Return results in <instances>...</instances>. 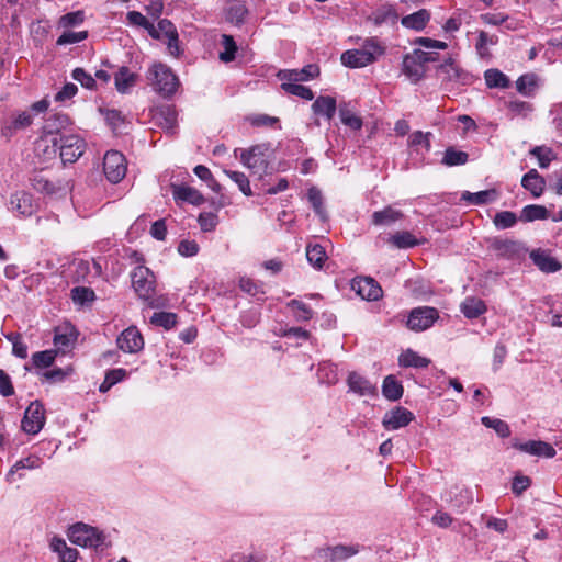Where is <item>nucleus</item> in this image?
Segmentation results:
<instances>
[{"label":"nucleus","mask_w":562,"mask_h":562,"mask_svg":"<svg viewBox=\"0 0 562 562\" xmlns=\"http://www.w3.org/2000/svg\"><path fill=\"white\" fill-rule=\"evenodd\" d=\"M436 77L445 86H468L472 83L473 76L464 70L451 56L437 66Z\"/></svg>","instance_id":"39448f33"},{"label":"nucleus","mask_w":562,"mask_h":562,"mask_svg":"<svg viewBox=\"0 0 562 562\" xmlns=\"http://www.w3.org/2000/svg\"><path fill=\"white\" fill-rule=\"evenodd\" d=\"M85 20L83 11H75L60 16L58 25L64 29L80 25Z\"/></svg>","instance_id":"680f3d73"},{"label":"nucleus","mask_w":562,"mask_h":562,"mask_svg":"<svg viewBox=\"0 0 562 562\" xmlns=\"http://www.w3.org/2000/svg\"><path fill=\"white\" fill-rule=\"evenodd\" d=\"M348 385L350 391L360 396H373L376 394L375 385L356 372L349 374Z\"/></svg>","instance_id":"5701e85b"},{"label":"nucleus","mask_w":562,"mask_h":562,"mask_svg":"<svg viewBox=\"0 0 562 562\" xmlns=\"http://www.w3.org/2000/svg\"><path fill=\"white\" fill-rule=\"evenodd\" d=\"M32 186L36 191L53 193L55 191V186L48 179H46L43 175L36 173L31 179Z\"/></svg>","instance_id":"338daca9"},{"label":"nucleus","mask_w":562,"mask_h":562,"mask_svg":"<svg viewBox=\"0 0 562 562\" xmlns=\"http://www.w3.org/2000/svg\"><path fill=\"white\" fill-rule=\"evenodd\" d=\"M530 155L538 159L540 168H547L554 158L553 150L547 146H536L530 150Z\"/></svg>","instance_id":"4d7b16f0"},{"label":"nucleus","mask_w":562,"mask_h":562,"mask_svg":"<svg viewBox=\"0 0 562 562\" xmlns=\"http://www.w3.org/2000/svg\"><path fill=\"white\" fill-rule=\"evenodd\" d=\"M337 109L336 100L329 95L318 97L312 104V110L317 115H323L327 120H331Z\"/></svg>","instance_id":"a878e982"},{"label":"nucleus","mask_w":562,"mask_h":562,"mask_svg":"<svg viewBox=\"0 0 562 562\" xmlns=\"http://www.w3.org/2000/svg\"><path fill=\"white\" fill-rule=\"evenodd\" d=\"M398 364L403 368H427L430 364V359L407 349L400 355Z\"/></svg>","instance_id":"c85d7f7f"},{"label":"nucleus","mask_w":562,"mask_h":562,"mask_svg":"<svg viewBox=\"0 0 562 562\" xmlns=\"http://www.w3.org/2000/svg\"><path fill=\"white\" fill-rule=\"evenodd\" d=\"M87 37H88V32L87 31H80V32L65 31L57 38L56 44L59 45V46L68 45V44H76V43L82 42Z\"/></svg>","instance_id":"052dcab7"},{"label":"nucleus","mask_w":562,"mask_h":562,"mask_svg":"<svg viewBox=\"0 0 562 562\" xmlns=\"http://www.w3.org/2000/svg\"><path fill=\"white\" fill-rule=\"evenodd\" d=\"M72 78L87 89H93L95 86V79L82 68L74 69Z\"/></svg>","instance_id":"774afa93"},{"label":"nucleus","mask_w":562,"mask_h":562,"mask_svg":"<svg viewBox=\"0 0 562 562\" xmlns=\"http://www.w3.org/2000/svg\"><path fill=\"white\" fill-rule=\"evenodd\" d=\"M415 44L423 46L427 49H422L425 66L428 63L438 61L439 55L437 52H435L436 49L445 50L448 47V44L446 42L432 40L429 37H418L416 38Z\"/></svg>","instance_id":"412c9836"},{"label":"nucleus","mask_w":562,"mask_h":562,"mask_svg":"<svg viewBox=\"0 0 562 562\" xmlns=\"http://www.w3.org/2000/svg\"><path fill=\"white\" fill-rule=\"evenodd\" d=\"M432 134L430 132H422L416 131L412 133L408 137V146L417 149L418 147H423L426 151L430 150L431 144L430 138Z\"/></svg>","instance_id":"8fccbe9b"},{"label":"nucleus","mask_w":562,"mask_h":562,"mask_svg":"<svg viewBox=\"0 0 562 562\" xmlns=\"http://www.w3.org/2000/svg\"><path fill=\"white\" fill-rule=\"evenodd\" d=\"M86 149V142L78 135H60L52 139V146L46 145L44 153L55 156L59 150L64 164H72L82 156Z\"/></svg>","instance_id":"f03ea898"},{"label":"nucleus","mask_w":562,"mask_h":562,"mask_svg":"<svg viewBox=\"0 0 562 562\" xmlns=\"http://www.w3.org/2000/svg\"><path fill=\"white\" fill-rule=\"evenodd\" d=\"M513 447L521 452L537 457L553 458L557 453L550 443L542 440H529L526 442L515 440L513 441Z\"/></svg>","instance_id":"f3484780"},{"label":"nucleus","mask_w":562,"mask_h":562,"mask_svg":"<svg viewBox=\"0 0 562 562\" xmlns=\"http://www.w3.org/2000/svg\"><path fill=\"white\" fill-rule=\"evenodd\" d=\"M221 44L224 50L220 53V59L224 63H229L235 59L237 45L232 35L223 34Z\"/></svg>","instance_id":"de8ad7c7"},{"label":"nucleus","mask_w":562,"mask_h":562,"mask_svg":"<svg viewBox=\"0 0 562 562\" xmlns=\"http://www.w3.org/2000/svg\"><path fill=\"white\" fill-rule=\"evenodd\" d=\"M70 124V117L64 113H56L50 115L45 123L44 128L47 133H58L60 130L67 127Z\"/></svg>","instance_id":"a19ab883"},{"label":"nucleus","mask_w":562,"mask_h":562,"mask_svg":"<svg viewBox=\"0 0 562 562\" xmlns=\"http://www.w3.org/2000/svg\"><path fill=\"white\" fill-rule=\"evenodd\" d=\"M548 210L542 205L530 204L522 209L520 220L524 222H533L548 218Z\"/></svg>","instance_id":"79ce46f5"},{"label":"nucleus","mask_w":562,"mask_h":562,"mask_svg":"<svg viewBox=\"0 0 562 562\" xmlns=\"http://www.w3.org/2000/svg\"><path fill=\"white\" fill-rule=\"evenodd\" d=\"M76 340V335L72 328H57L54 336V345L58 350L65 351L70 348Z\"/></svg>","instance_id":"e433bc0d"},{"label":"nucleus","mask_w":562,"mask_h":562,"mask_svg":"<svg viewBox=\"0 0 562 562\" xmlns=\"http://www.w3.org/2000/svg\"><path fill=\"white\" fill-rule=\"evenodd\" d=\"M237 151L238 149H235V155H237ZM239 151L240 162L250 169L254 175L262 178L271 172L272 149L269 144H258L248 149H239Z\"/></svg>","instance_id":"7ed1b4c3"},{"label":"nucleus","mask_w":562,"mask_h":562,"mask_svg":"<svg viewBox=\"0 0 562 562\" xmlns=\"http://www.w3.org/2000/svg\"><path fill=\"white\" fill-rule=\"evenodd\" d=\"M498 257L518 259L525 256L526 249L520 241L513 239L494 238L490 245Z\"/></svg>","instance_id":"f8f14e48"},{"label":"nucleus","mask_w":562,"mask_h":562,"mask_svg":"<svg viewBox=\"0 0 562 562\" xmlns=\"http://www.w3.org/2000/svg\"><path fill=\"white\" fill-rule=\"evenodd\" d=\"M173 199L177 203L187 202L199 206L205 202L204 196L196 189L184 184H171Z\"/></svg>","instance_id":"aec40b11"},{"label":"nucleus","mask_w":562,"mask_h":562,"mask_svg":"<svg viewBox=\"0 0 562 562\" xmlns=\"http://www.w3.org/2000/svg\"><path fill=\"white\" fill-rule=\"evenodd\" d=\"M67 536L74 544L83 548L98 549L103 546L105 540L103 532L83 522L70 526Z\"/></svg>","instance_id":"0eeeda50"},{"label":"nucleus","mask_w":562,"mask_h":562,"mask_svg":"<svg viewBox=\"0 0 562 562\" xmlns=\"http://www.w3.org/2000/svg\"><path fill=\"white\" fill-rule=\"evenodd\" d=\"M530 257L535 265L543 272H557L562 268V265L555 258L544 252L532 251Z\"/></svg>","instance_id":"c756f323"},{"label":"nucleus","mask_w":562,"mask_h":562,"mask_svg":"<svg viewBox=\"0 0 562 562\" xmlns=\"http://www.w3.org/2000/svg\"><path fill=\"white\" fill-rule=\"evenodd\" d=\"M390 243L401 249L412 248L419 244L415 236L407 231L396 232L393 234L390 237Z\"/></svg>","instance_id":"37998d69"},{"label":"nucleus","mask_w":562,"mask_h":562,"mask_svg":"<svg viewBox=\"0 0 562 562\" xmlns=\"http://www.w3.org/2000/svg\"><path fill=\"white\" fill-rule=\"evenodd\" d=\"M126 19L131 24L146 29L148 33L155 32V25L138 11L127 12Z\"/></svg>","instance_id":"e2e57ef3"},{"label":"nucleus","mask_w":562,"mask_h":562,"mask_svg":"<svg viewBox=\"0 0 562 562\" xmlns=\"http://www.w3.org/2000/svg\"><path fill=\"white\" fill-rule=\"evenodd\" d=\"M496 199L495 190H483L475 193L464 191L461 195V201L473 205H482L492 202Z\"/></svg>","instance_id":"f704fd0d"},{"label":"nucleus","mask_w":562,"mask_h":562,"mask_svg":"<svg viewBox=\"0 0 562 562\" xmlns=\"http://www.w3.org/2000/svg\"><path fill=\"white\" fill-rule=\"evenodd\" d=\"M57 356V350L49 349L33 353L32 363L35 368L45 369L50 367Z\"/></svg>","instance_id":"49530a36"},{"label":"nucleus","mask_w":562,"mask_h":562,"mask_svg":"<svg viewBox=\"0 0 562 562\" xmlns=\"http://www.w3.org/2000/svg\"><path fill=\"white\" fill-rule=\"evenodd\" d=\"M71 299L75 304L85 305L95 300L94 291L86 286H75L71 290Z\"/></svg>","instance_id":"603ef678"},{"label":"nucleus","mask_w":562,"mask_h":562,"mask_svg":"<svg viewBox=\"0 0 562 562\" xmlns=\"http://www.w3.org/2000/svg\"><path fill=\"white\" fill-rule=\"evenodd\" d=\"M484 78L488 88H507L509 86V79L498 69H487Z\"/></svg>","instance_id":"a18cd8bd"},{"label":"nucleus","mask_w":562,"mask_h":562,"mask_svg":"<svg viewBox=\"0 0 562 562\" xmlns=\"http://www.w3.org/2000/svg\"><path fill=\"white\" fill-rule=\"evenodd\" d=\"M135 74L131 72L127 67H121L114 77L116 90L121 93H126L135 85Z\"/></svg>","instance_id":"72a5a7b5"},{"label":"nucleus","mask_w":562,"mask_h":562,"mask_svg":"<svg viewBox=\"0 0 562 562\" xmlns=\"http://www.w3.org/2000/svg\"><path fill=\"white\" fill-rule=\"evenodd\" d=\"M306 258L307 261L316 268H322L323 263L326 259V252L323 248V246L315 244V245H308L306 247Z\"/></svg>","instance_id":"09e8293b"},{"label":"nucleus","mask_w":562,"mask_h":562,"mask_svg":"<svg viewBox=\"0 0 562 562\" xmlns=\"http://www.w3.org/2000/svg\"><path fill=\"white\" fill-rule=\"evenodd\" d=\"M247 13L248 10L241 1H232L228 3L226 9L227 20L234 24L244 23Z\"/></svg>","instance_id":"58836bf2"},{"label":"nucleus","mask_w":562,"mask_h":562,"mask_svg":"<svg viewBox=\"0 0 562 562\" xmlns=\"http://www.w3.org/2000/svg\"><path fill=\"white\" fill-rule=\"evenodd\" d=\"M9 210L15 212L18 215L27 217L35 213L36 206L30 193L19 191L10 196Z\"/></svg>","instance_id":"a211bd4d"},{"label":"nucleus","mask_w":562,"mask_h":562,"mask_svg":"<svg viewBox=\"0 0 562 562\" xmlns=\"http://www.w3.org/2000/svg\"><path fill=\"white\" fill-rule=\"evenodd\" d=\"M468 153L451 146L445 150L441 164L447 167L462 166L468 162Z\"/></svg>","instance_id":"c9c22d12"},{"label":"nucleus","mask_w":562,"mask_h":562,"mask_svg":"<svg viewBox=\"0 0 562 562\" xmlns=\"http://www.w3.org/2000/svg\"><path fill=\"white\" fill-rule=\"evenodd\" d=\"M45 425V409L38 401L32 402L24 412L22 429L31 435L38 434Z\"/></svg>","instance_id":"9d476101"},{"label":"nucleus","mask_w":562,"mask_h":562,"mask_svg":"<svg viewBox=\"0 0 562 562\" xmlns=\"http://www.w3.org/2000/svg\"><path fill=\"white\" fill-rule=\"evenodd\" d=\"M382 394L390 401H397L403 395V385L394 375H387L382 384Z\"/></svg>","instance_id":"473e14b6"},{"label":"nucleus","mask_w":562,"mask_h":562,"mask_svg":"<svg viewBox=\"0 0 562 562\" xmlns=\"http://www.w3.org/2000/svg\"><path fill=\"white\" fill-rule=\"evenodd\" d=\"M481 422L485 427L494 429L502 438H506L510 435L508 424L502 419L484 416Z\"/></svg>","instance_id":"6e6d98bb"},{"label":"nucleus","mask_w":562,"mask_h":562,"mask_svg":"<svg viewBox=\"0 0 562 562\" xmlns=\"http://www.w3.org/2000/svg\"><path fill=\"white\" fill-rule=\"evenodd\" d=\"M352 289L358 295L368 301H376L382 296L381 286L369 277L353 279Z\"/></svg>","instance_id":"6ab92c4d"},{"label":"nucleus","mask_w":562,"mask_h":562,"mask_svg":"<svg viewBox=\"0 0 562 562\" xmlns=\"http://www.w3.org/2000/svg\"><path fill=\"white\" fill-rule=\"evenodd\" d=\"M151 324L164 327L165 329L172 328L177 323V315L169 312L154 313L150 318Z\"/></svg>","instance_id":"13d9d810"},{"label":"nucleus","mask_w":562,"mask_h":562,"mask_svg":"<svg viewBox=\"0 0 562 562\" xmlns=\"http://www.w3.org/2000/svg\"><path fill=\"white\" fill-rule=\"evenodd\" d=\"M132 285L138 297L147 302L150 307H157L155 295V277L153 272L144 266H137L132 274Z\"/></svg>","instance_id":"423d86ee"},{"label":"nucleus","mask_w":562,"mask_h":562,"mask_svg":"<svg viewBox=\"0 0 562 562\" xmlns=\"http://www.w3.org/2000/svg\"><path fill=\"white\" fill-rule=\"evenodd\" d=\"M397 13L392 5H382L372 12L369 16V20L376 26H380L384 23H395L397 21Z\"/></svg>","instance_id":"7c9ffc66"},{"label":"nucleus","mask_w":562,"mask_h":562,"mask_svg":"<svg viewBox=\"0 0 562 562\" xmlns=\"http://www.w3.org/2000/svg\"><path fill=\"white\" fill-rule=\"evenodd\" d=\"M339 116L341 123L353 131H359L362 127V119L352 112L347 104L340 105Z\"/></svg>","instance_id":"ea45409f"},{"label":"nucleus","mask_w":562,"mask_h":562,"mask_svg":"<svg viewBox=\"0 0 562 562\" xmlns=\"http://www.w3.org/2000/svg\"><path fill=\"white\" fill-rule=\"evenodd\" d=\"M486 311L485 303L477 297H467L461 304V312L467 318H476Z\"/></svg>","instance_id":"2f4dec72"},{"label":"nucleus","mask_w":562,"mask_h":562,"mask_svg":"<svg viewBox=\"0 0 562 562\" xmlns=\"http://www.w3.org/2000/svg\"><path fill=\"white\" fill-rule=\"evenodd\" d=\"M517 223V216L510 211L497 212L493 218V224L497 229H506L515 226Z\"/></svg>","instance_id":"5fc2aeb1"},{"label":"nucleus","mask_w":562,"mask_h":562,"mask_svg":"<svg viewBox=\"0 0 562 562\" xmlns=\"http://www.w3.org/2000/svg\"><path fill=\"white\" fill-rule=\"evenodd\" d=\"M147 79L154 90L164 97L172 95L179 87L178 77L168 66L161 63L154 64L150 67L147 74Z\"/></svg>","instance_id":"20e7f679"},{"label":"nucleus","mask_w":562,"mask_h":562,"mask_svg":"<svg viewBox=\"0 0 562 562\" xmlns=\"http://www.w3.org/2000/svg\"><path fill=\"white\" fill-rule=\"evenodd\" d=\"M288 307L292 310V313L296 321H310L313 317V311L308 305L299 300H292L288 303Z\"/></svg>","instance_id":"864d4df0"},{"label":"nucleus","mask_w":562,"mask_h":562,"mask_svg":"<svg viewBox=\"0 0 562 562\" xmlns=\"http://www.w3.org/2000/svg\"><path fill=\"white\" fill-rule=\"evenodd\" d=\"M119 349L127 353H137L144 348V338L135 326L124 329L116 339Z\"/></svg>","instance_id":"ddd939ff"},{"label":"nucleus","mask_w":562,"mask_h":562,"mask_svg":"<svg viewBox=\"0 0 562 562\" xmlns=\"http://www.w3.org/2000/svg\"><path fill=\"white\" fill-rule=\"evenodd\" d=\"M50 548L58 553L60 562H75L78 558V551L68 547L61 538L54 537L50 541Z\"/></svg>","instance_id":"cd10ccee"},{"label":"nucleus","mask_w":562,"mask_h":562,"mask_svg":"<svg viewBox=\"0 0 562 562\" xmlns=\"http://www.w3.org/2000/svg\"><path fill=\"white\" fill-rule=\"evenodd\" d=\"M438 318L439 314L435 307H417L409 313L406 325L411 330L423 331L431 327Z\"/></svg>","instance_id":"1a4fd4ad"},{"label":"nucleus","mask_w":562,"mask_h":562,"mask_svg":"<svg viewBox=\"0 0 562 562\" xmlns=\"http://www.w3.org/2000/svg\"><path fill=\"white\" fill-rule=\"evenodd\" d=\"M430 20V13L426 9H420L412 14L403 16L401 23L404 27L422 31Z\"/></svg>","instance_id":"393cba45"},{"label":"nucleus","mask_w":562,"mask_h":562,"mask_svg":"<svg viewBox=\"0 0 562 562\" xmlns=\"http://www.w3.org/2000/svg\"><path fill=\"white\" fill-rule=\"evenodd\" d=\"M521 186L533 196H539L543 192L544 180L536 169H531L522 177Z\"/></svg>","instance_id":"bb28decb"},{"label":"nucleus","mask_w":562,"mask_h":562,"mask_svg":"<svg viewBox=\"0 0 562 562\" xmlns=\"http://www.w3.org/2000/svg\"><path fill=\"white\" fill-rule=\"evenodd\" d=\"M224 173L232 179L238 187V189L246 195L251 196L252 191L250 188L249 180L247 176L244 172L240 171H233V170H224Z\"/></svg>","instance_id":"3c124183"},{"label":"nucleus","mask_w":562,"mask_h":562,"mask_svg":"<svg viewBox=\"0 0 562 562\" xmlns=\"http://www.w3.org/2000/svg\"><path fill=\"white\" fill-rule=\"evenodd\" d=\"M360 551L358 544H337L333 547L322 548L317 551L319 558L324 559L325 562H342Z\"/></svg>","instance_id":"4468645a"},{"label":"nucleus","mask_w":562,"mask_h":562,"mask_svg":"<svg viewBox=\"0 0 562 562\" xmlns=\"http://www.w3.org/2000/svg\"><path fill=\"white\" fill-rule=\"evenodd\" d=\"M426 66L424 64L422 49H414L412 53L406 54L402 61V72L414 83L424 78L426 74Z\"/></svg>","instance_id":"9b49d317"},{"label":"nucleus","mask_w":562,"mask_h":562,"mask_svg":"<svg viewBox=\"0 0 562 562\" xmlns=\"http://www.w3.org/2000/svg\"><path fill=\"white\" fill-rule=\"evenodd\" d=\"M385 52V45L378 37H368L360 48L342 53L340 60L346 67L362 68L375 63Z\"/></svg>","instance_id":"f257e3e1"},{"label":"nucleus","mask_w":562,"mask_h":562,"mask_svg":"<svg viewBox=\"0 0 562 562\" xmlns=\"http://www.w3.org/2000/svg\"><path fill=\"white\" fill-rule=\"evenodd\" d=\"M497 43V37L493 35H488L486 32L481 31L479 33V38L475 45L476 52L481 57H487L490 55L487 46L495 45Z\"/></svg>","instance_id":"bf43d9fd"},{"label":"nucleus","mask_w":562,"mask_h":562,"mask_svg":"<svg viewBox=\"0 0 562 562\" xmlns=\"http://www.w3.org/2000/svg\"><path fill=\"white\" fill-rule=\"evenodd\" d=\"M403 213L392 206H386L381 211L373 212L371 223L375 226H389L400 221Z\"/></svg>","instance_id":"b1692460"},{"label":"nucleus","mask_w":562,"mask_h":562,"mask_svg":"<svg viewBox=\"0 0 562 562\" xmlns=\"http://www.w3.org/2000/svg\"><path fill=\"white\" fill-rule=\"evenodd\" d=\"M149 34L158 40L166 38L170 54H178V32L176 26L169 20H160L157 26H155V32Z\"/></svg>","instance_id":"dca6fc26"},{"label":"nucleus","mask_w":562,"mask_h":562,"mask_svg":"<svg viewBox=\"0 0 562 562\" xmlns=\"http://www.w3.org/2000/svg\"><path fill=\"white\" fill-rule=\"evenodd\" d=\"M42 464H43L42 459L35 454H31L24 459H21V460L16 461L13 464V467L11 468V470L8 474V480H11L13 474L21 469H27V470L38 469L42 467Z\"/></svg>","instance_id":"c03bdc74"},{"label":"nucleus","mask_w":562,"mask_h":562,"mask_svg":"<svg viewBox=\"0 0 562 562\" xmlns=\"http://www.w3.org/2000/svg\"><path fill=\"white\" fill-rule=\"evenodd\" d=\"M7 338L12 342V352L15 357L25 359L27 357V346L18 334H10Z\"/></svg>","instance_id":"0e129e2a"},{"label":"nucleus","mask_w":562,"mask_h":562,"mask_svg":"<svg viewBox=\"0 0 562 562\" xmlns=\"http://www.w3.org/2000/svg\"><path fill=\"white\" fill-rule=\"evenodd\" d=\"M414 419V414L405 407L397 406L385 413L382 425L386 430H396L407 426Z\"/></svg>","instance_id":"2eb2a0df"},{"label":"nucleus","mask_w":562,"mask_h":562,"mask_svg":"<svg viewBox=\"0 0 562 562\" xmlns=\"http://www.w3.org/2000/svg\"><path fill=\"white\" fill-rule=\"evenodd\" d=\"M516 88L521 94H530L536 88V77L533 75L520 76L516 81Z\"/></svg>","instance_id":"69168bd1"},{"label":"nucleus","mask_w":562,"mask_h":562,"mask_svg":"<svg viewBox=\"0 0 562 562\" xmlns=\"http://www.w3.org/2000/svg\"><path fill=\"white\" fill-rule=\"evenodd\" d=\"M127 166L123 154L117 150H109L103 158V171L112 183L120 182L126 175Z\"/></svg>","instance_id":"6e6552de"},{"label":"nucleus","mask_w":562,"mask_h":562,"mask_svg":"<svg viewBox=\"0 0 562 562\" xmlns=\"http://www.w3.org/2000/svg\"><path fill=\"white\" fill-rule=\"evenodd\" d=\"M319 74L318 67L315 65H307L302 69H285L278 72L280 80H294V81H307L317 77Z\"/></svg>","instance_id":"4be33fe9"},{"label":"nucleus","mask_w":562,"mask_h":562,"mask_svg":"<svg viewBox=\"0 0 562 562\" xmlns=\"http://www.w3.org/2000/svg\"><path fill=\"white\" fill-rule=\"evenodd\" d=\"M281 88L290 94L300 97L304 100H312L314 98L313 91L305 87L300 85V81L294 80H281Z\"/></svg>","instance_id":"4c0bfd02"}]
</instances>
